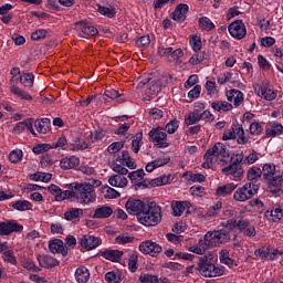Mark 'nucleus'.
<instances>
[{"mask_svg": "<svg viewBox=\"0 0 283 283\" xmlns=\"http://www.w3.org/2000/svg\"><path fill=\"white\" fill-rule=\"evenodd\" d=\"M48 36V30L38 29L31 34L32 41H41V39H45Z\"/></svg>", "mask_w": 283, "mask_h": 283, "instance_id": "64", "label": "nucleus"}, {"mask_svg": "<svg viewBox=\"0 0 283 283\" xmlns=\"http://www.w3.org/2000/svg\"><path fill=\"white\" fill-rule=\"evenodd\" d=\"M144 177H145V170L144 169H137L135 171H132L128 175V178L132 182H138V179L143 180Z\"/></svg>", "mask_w": 283, "mask_h": 283, "instance_id": "60", "label": "nucleus"}, {"mask_svg": "<svg viewBox=\"0 0 283 283\" xmlns=\"http://www.w3.org/2000/svg\"><path fill=\"white\" fill-rule=\"evenodd\" d=\"M261 176H263V180H266V182L271 180H275V177H282V172L275 170V164H265L262 167Z\"/></svg>", "mask_w": 283, "mask_h": 283, "instance_id": "19", "label": "nucleus"}, {"mask_svg": "<svg viewBox=\"0 0 283 283\" xmlns=\"http://www.w3.org/2000/svg\"><path fill=\"white\" fill-rule=\"evenodd\" d=\"M15 211H31L32 203L28 200H18L10 205Z\"/></svg>", "mask_w": 283, "mask_h": 283, "instance_id": "44", "label": "nucleus"}, {"mask_svg": "<svg viewBox=\"0 0 283 283\" xmlns=\"http://www.w3.org/2000/svg\"><path fill=\"white\" fill-rule=\"evenodd\" d=\"M160 92H163V80H154L151 85L146 88L143 99L146 102L154 101Z\"/></svg>", "mask_w": 283, "mask_h": 283, "instance_id": "14", "label": "nucleus"}, {"mask_svg": "<svg viewBox=\"0 0 283 283\" xmlns=\"http://www.w3.org/2000/svg\"><path fill=\"white\" fill-rule=\"evenodd\" d=\"M38 262L41 269H54L55 266H59V264H61V262L56 260V258L50 254L38 255Z\"/></svg>", "mask_w": 283, "mask_h": 283, "instance_id": "21", "label": "nucleus"}, {"mask_svg": "<svg viewBox=\"0 0 283 283\" xmlns=\"http://www.w3.org/2000/svg\"><path fill=\"white\" fill-rule=\"evenodd\" d=\"M30 132L33 136H36V133L34 132V126L32 125V119L28 118L23 122H19L13 127V134H22V132Z\"/></svg>", "mask_w": 283, "mask_h": 283, "instance_id": "27", "label": "nucleus"}, {"mask_svg": "<svg viewBox=\"0 0 283 283\" xmlns=\"http://www.w3.org/2000/svg\"><path fill=\"white\" fill-rule=\"evenodd\" d=\"M127 178L120 175H113L108 179V184L111 185V187H127Z\"/></svg>", "mask_w": 283, "mask_h": 283, "instance_id": "35", "label": "nucleus"}, {"mask_svg": "<svg viewBox=\"0 0 283 283\" xmlns=\"http://www.w3.org/2000/svg\"><path fill=\"white\" fill-rule=\"evenodd\" d=\"M258 191H260V184L253 181L247 182L234 191L233 198L237 202H247V200H251Z\"/></svg>", "mask_w": 283, "mask_h": 283, "instance_id": "6", "label": "nucleus"}, {"mask_svg": "<svg viewBox=\"0 0 283 283\" xmlns=\"http://www.w3.org/2000/svg\"><path fill=\"white\" fill-rule=\"evenodd\" d=\"M170 182L171 175H164L150 180L148 185H150V187H164V185H169Z\"/></svg>", "mask_w": 283, "mask_h": 283, "instance_id": "42", "label": "nucleus"}, {"mask_svg": "<svg viewBox=\"0 0 283 283\" xmlns=\"http://www.w3.org/2000/svg\"><path fill=\"white\" fill-rule=\"evenodd\" d=\"M271 245L262 247L254 251L255 258H260V260H268L269 261V253H270Z\"/></svg>", "mask_w": 283, "mask_h": 283, "instance_id": "55", "label": "nucleus"}, {"mask_svg": "<svg viewBox=\"0 0 283 283\" xmlns=\"http://www.w3.org/2000/svg\"><path fill=\"white\" fill-rule=\"evenodd\" d=\"M50 125H52V122L50 118L45 117L36 120L34 127L39 134H48V132H50Z\"/></svg>", "mask_w": 283, "mask_h": 283, "instance_id": "33", "label": "nucleus"}, {"mask_svg": "<svg viewBox=\"0 0 283 283\" xmlns=\"http://www.w3.org/2000/svg\"><path fill=\"white\" fill-rule=\"evenodd\" d=\"M104 96L111 101H115V105H120L125 101V98H123L124 94L114 88L104 91Z\"/></svg>", "mask_w": 283, "mask_h": 283, "instance_id": "31", "label": "nucleus"}, {"mask_svg": "<svg viewBox=\"0 0 283 283\" xmlns=\"http://www.w3.org/2000/svg\"><path fill=\"white\" fill-rule=\"evenodd\" d=\"M198 25L200 30H203L205 32H211V30L216 29V24L208 17L199 18Z\"/></svg>", "mask_w": 283, "mask_h": 283, "instance_id": "37", "label": "nucleus"}, {"mask_svg": "<svg viewBox=\"0 0 283 283\" xmlns=\"http://www.w3.org/2000/svg\"><path fill=\"white\" fill-rule=\"evenodd\" d=\"M196 123H200V109H195L185 117V125H196Z\"/></svg>", "mask_w": 283, "mask_h": 283, "instance_id": "46", "label": "nucleus"}, {"mask_svg": "<svg viewBox=\"0 0 283 283\" xmlns=\"http://www.w3.org/2000/svg\"><path fill=\"white\" fill-rule=\"evenodd\" d=\"M105 281L107 283H120L123 282V273L118 270L107 272L105 274Z\"/></svg>", "mask_w": 283, "mask_h": 283, "instance_id": "41", "label": "nucleus"}, {"mask_svg": "<svg viewBox=\"0 0 283 283\" xmlns=\"http://www.w3.org/2000/svg\"><path fill=\"white\" fill-rule=\"evenodd\" d=\"M178 127H180V120L172 118L166 124L164 129L167 134H176L178 132Z\"/></svg>", "mask_w": 283, "mask_h": 283, "instance_id": "51", "label": "nucleus"}, {"mask_svg": "<svg viewBox=\"0 0 283 283\" xmlns=\"http://www.w3.org/2000/svg\"><path fill=\"white\" fill-rule=\"evenodd\" d=\"M282 182L283 177L276 176L275 179L268 181V191H270L272 196H282Z\"/></svg>", "mask_w": 283, "mask_h": 283, "instance_id": "24", "label": "nucleus"}, {"mask_svg": "<svg viewBox=\"0 0 283 283\" xmlns=\"http://www.w3.org/2000/svg\"><path fill=\"white\" fill-rule=\"evenodd\" d=\"M49 251L50 253L56 254L60 253L62 258H67L69 250L61 239H53L49 241Z\"/></svg>", "mask_w": 283, "mask_h": 283, "instance_id": "16", "label": "nucleus"}, {"mask_svg": "<svg viewBox=\"0 0 283 283\" xmlns=\"http://www.w3.org/2000/svg\"><path fill=\"white\" fill-rule=\"evenodd\" d=\"M22 266L23 269H27V271H32L33 273H36V271H41V269L36 268L34 261L30 259L22 260Z\"/></svg>", "mask_w": 283, "mask_h": 283, "instance_id": "62", "label": "nucleus"}, {"mask_svg": "<svg viewBox=\"0 0 283 283\" xmlns=\"http://www.w3.org/2000/svg\"><path fill=\"white\" fill-rule=\"evenodd\" d=\"M73 189L75 200H77L80 205H91V202H96V189L94 185L87 182H73Z\"/></svg>", "mask_w": 283, "mask_h": 283, "instance_id": "4", "label": "nucleus"}, {"mask_svg": "<svg viewBox=\"0 0 283 283\" xmlns=\"http://www.w3.org/2000/svg\"><path fill=\"white\" fill-rule=\"evenodd\" d=\"M140 143H143V134H137L132 140V149L134 154H138L140 151Z\"/></svg>", "mask_w": 283, "mask_h": 283, "instance_id": "59", "label": "nucleus"}, {"mask_svg": "<svg viewBox=\"0 0 283 283\" xmlns=\"http://www.w3.org/2000/svg\"><path fill=\"white\" fill-rule=\"evenodd\" d=\"M114 213V209L109 206H102L99 208L95 209V212L93 214L94 220H105L109 218Z\"/></svg>", "mask_w": 283, "mask_h": 283, "instance_id": "28", "label": "nucleus"}, {"mask_svg": "<svg viewBox=\"0 0 283 283\" xmlns=\"http://www.w3.org/2000/svg\"><path fill=\"white\" fill-rule=\"evenodd\" d=\"M138 222L144 227H156L163 220V209L156 201H150L144 208V211L138 214Z\"/></svg>", "mask_w": 283, "mask_h": 283, "instance_id": "2", "label": "nucleus"}, {"mask_svg": "<svg viewBox=\"0 0 283 283\" xmlns=\"http://www.w3.org/2000/svg\"><path fill=\"white\" fill-rule=\"evenodd\" d=\"M244 153L233 154L230 157V164L221 169L223 176H228L230 180L240 182L244 178Z\"/></svg>", "mask_w": 283, "mask_h": 283, "instance_id": "3", "label": "nucleus"}, {"mask_svg": "<svg viewBox=\"0 0 283 283\" xmlns=\"http://www.w3.org/2000/svg\"><path fill=\"white\" fill-rule=\"evenodd\" d=\"M261 176H262V169H260V167L252 166L251 168L248 169L247 178L250 182H252L253 180H258V178H260ZM253 182H256V181H253Z\"/></svg>", "mask_w": 283, "mask_h": 283, "instance_id": "49", "label": "nucleus"}, {"mask_svg": "<svg viewBox=\"0 0 283 283\" xmlns=\"http://www.w3.org/2000/svg\"><path fill=\"white\" fill-rule=\"evenodd\" d=\"M149 142L155 143L159 149H166L169 147V143L167 142V133L165 132V127L157 126L153 127L148 133Z\"/></svg>", "mask_w": 283, "mask_h": 283, "instance_id": "7", "label": "nucleus"}, {"mask_svg": "<svg viewBox=\"0 0 283 283\" xmlns=\"http://www.w3.org/2000/svg\"><path fill=\"white\" fill-rule=\"evenodd\" d=\"M23 158V150L21 149H14L9 154V160L10 163H13L14 165L17 163H20Z\"/></svg>", "mask_w": 283, "mask_h": 283, "instance_id": "58", "label": "nucleus"}, {"mask_svg": "<svg viewBox=\"0 0 283 283\" xmlns=\"http://www.w3.org/2000/svg\"><path fill=\"white\" fill-rule=\"evenodd\" d=\"M78 165H81V158L76 156L64 157L60 160V167L65 171L69 169H75V167H78Z\"/></svg>", "mask_w": 283, "mask_h": 283, "instance_id": "26", "label": "nucleus"}, {"mask_svg": "<svg viewBox=\"0 0 283 283\" xmlns=\"http://www.w3.org/2000/svg\"><path fill=\"white\" fill-rule=\"evenodd\" d=\"M226 96L229 103H233L234 107H240L244 103V93L240 90L232 88L227 91Z\"/></svg>", "mask_w": 283, "mask_h": 283, "instance_id": "20", "label": "nucleus"}, {"mask_svg": "<svg viewBox=\"0 0 283 283\" xmlns=\"http://www.w3.org/2000/svg\"><path fill=\"white\" fill-rule=\"evenodd\" d=\"M90 149V144L85 139L76 138L73 144H71V151H85Z\"/></svg>", "mask_w": 283, "mask_h": 283, "instance_id": "47", "label": "nucleus"}, {"mask_svg": "<svg viewBox=\"0 0 283 283\" xmlns=\"http://www.w3.org/2000/svg\"><path fill=\"white\" fill-rule=\"evenodd\" d=\"M23 226L15 220L0 222V235H10V233H21Z\"/></svg>", "mask_w": 283, "mask_h": 283, "instance_id": "13", "label": "nucleus"}, {"mask_svg": "<svg viewBox=\"0 0 283 283\" xmlns=\"http://www.w3.org/2000/svg\"><path fill=\"white\" fill-rule=\"evenodd\" d=\"M80 244H81L82 249H85L86 251H92V250L96 249V247H98V244H101V239H98L97 237H94L92 234H84L80 239Z\"/></svg>", "mask_w": 283, "mask_h": 283, "instance_id": "17", "label": "nucleus"}, {"mask_svg": "<svg viewBox=\"0 0 283 283\" xmlns=\"http://www.w3.org/2000/svg\"><path fill=\"white\" fill-rule=\"evenodd\" d=\"M75 30L78 36L82 39H87L88 36H96L98 34V29L87 21L75 22Z\"/></svg>", "mask_w": 283, "mask_h": 283, "instance_id": "8", "label": "nucleus"}, {"mask_svg": "<svg viewBox=\"0 0 283 283\" xmlns=\"http://www.w3.org/2000/svg\"><path fill=\"white\" fill-rule=\"evenodd\" d=\"M237 187L238 186L235 184H226L223 186H219L216 189V196H218L219 198H227V196H231V193L235 191Z\"/></svg>", "mask_w": 283, "mask_h": 283, "instance_id": "29", "label": "nucleus"}, {"mask_svg": "<svg viewBox=\"0 0 283 283\" xmlns=\"http://www.w3.org/2000/svg\"><path fill=\"white\" fill-rule=\"evenodd\" d=\"M81 216H83V209L81 208H70L65 213L64 218L72 222L74 220H81Z\"/></svg>", "mask_w": 283, "mask_h": 283, "instance_id": "34", "label": "nucleus"}, {"mask_svg": "<svg viewBox=\"0 0 283 283\" xmlns=\"http://www.w3.org/2000/svg\"><path fill=\"white\" fill-rule=\"evenodd\" d=\"M51 145V149H67V138L65 136L59 137L56 142H53Z\"/></svg>", "mask_w": 283, "mask_h": 283, "instance_id": "56", "label": "nucleus"}, {"mask_svg": "<svg viewBox=\"0 0 283 283\" xmlns=\"http://www.w3.org/2000/svg\"><path fill=\"white\" fill-rule=\"evenodd\" d=\"M219 260L221 264H226V266H229V269H232V266H235V261L231 259L229 254V250L224 249L219 252Z\"/></svg>", "mask_w": 283, "mask_h": 283, "instance_id": "38", "label": "nucleus"}, {"mask_svg": "<svg viewBox=\"0 0 283 283\" xmlns=\"http://www.w3.org/2000/svg\"><path fill=\"white\" fill-rule=\"evenodd\" d=\"M67 190H62L60 193V201L63 202V200H75V192H74V182L66 186Z\"/></svg>", "mask_w": 283, "mask_h": 283, "instance_id": "40", "label": "nucleus"}, {"mask_svg": "<svg viewBox=\"0 0 283 283\" xmlns=\"http://www.w3.org/2000/svg\"><path fill=\"white\" fill-rule=\"evenodd\" d=\"M75 280L77 283L90 282V270L83 265L77 268L75 271Z\"/></svg>", "mask_w": 283, "mask_h": 283, "instance_id": "32", "label": "nucleus"}, {"mask_svg": "<svg viewBox=\"0 0 283 283\" xmlns=\"http://www.w3.org/2000/svg\"><path fill=\"white\" fill-rule=\"evenodd\" d=\"M2 260L8 262V264H12L13 266H17V256H14V251L7 250L2 253Z\"/></svg>", "mask_w": 283, "mask_h": 283, "instance_id": "57", "label": "nucleus"}, {"mask_svg": "<svg viewBox=\"0 0 283 283\" xmlns=\"http://www.w3.org/2000/svg\"><path fill=\"white\" fill-rule=\"evenodd\" d=\"M211 260L212 259L207 255L200 258L198 271L201 275H203V277H220V275H224V266H217Z\"/></svg>", "mask_w": 283, "mask_h": 283, "instance_id": "5", "label": "nucleus"}, {"mask_svg": "<svg viewBox=\"0 0 283 283\" xmlns=\"http://www.w3.org/2000/svg\"><path fill=\"white\" fill-rule=\"evenodd\" d=\"M228 32L237 41H242L247 36V25L242 20H235L229 24Z\"/></svg>", "mask_w": 283, "mask_h": 283, "instance_id": "10", "label": "nucleus"}, {"mask_svg": "<svg viewBox=\"0 0 283 283\" xmlns=\"http://www.w3.org/2000/svg\"><path fill=\"white\" fill-rule=\"evenodd\" d=\"M20 83H22L24 87H32L34 85V74L23 73L20 76Z\"/></svg>", "mask_w": 283, "mask_h": 283, "instance_id": "53", "label": "nucleus"}, {"mask_svg": "<svg viewBox=\"0 0 283 283\" xmlns=\"http://www.w3.org/2000/svg\"><path fill=\"white\" fill-rule=\"evenodd\" d=\"M229 240H231V234L224 229L207 232L203 237V241H200L201 248L190 247L189 251H191V253H197V255H202L207 249H213L221 244H227Z\"/></svg>", "mask_w": 283, "mask_h": 283, "instance_id": "1", "label": "nucleus"}, {"mask_svg": "<svg viewBox=\"0 0 283 283\" xmlns=\"http://www.w3.org/2000/svg\"><path fill=\"white\" fill-rule=\"evenodd\" d=\"M189 207H193L189 201H172V216H175V218H180V216H182V213H185V211L189 209Z\"/></svg>", "mask_w": 283, "mask_h": 283, "instance_id": "25", "label": "nucleus"}, {"mask_svg": "<svg viewBox=\"0 0 283 283\" xmlns=\"http://www.w3.org/2000/svg\"><path fill=\"white\" fill-rule=\"evenodd\" d=\"M101 256L109 262H118L123 258V251L120 250H105L101 252Z\"/></svg>", "mask_w": 283, "mask_h": 283, "instance_id": "30", "label": "nucleus"}, {"mask_svg": "<svg viewBox=\"0 0 283 283\" xmlns=\"http://www.w3.org/2000/svg\"><path fill=\"white\" fill-rule=\"evenodd\" d=\"M189 45L195 52H200V50H202V38L198 34L190 35Z\"/></svg>", "mask_w": 283, "mask_h": 283, "instance_id": "43", "label": "nucleus"}, {"mask_svg": "<svg viewBox=\"0 0 283 283\" xmlns=\"http://www.w3.org/2000/svg\"><path fill=\"white\" fill-rule=\"evenodd\" d=\"M255 92L264 101H275L277 98V91L273 90V85L269 82H262Z\"/></svg>", "mask_w": 283, "mask_h": 283, "instance_id": "11", "label": "nucleus"}, {"mask_svg": "<svg viewBox=\"0 0 283 283\" xmlns=\"http://www.w3.org/2000/svg\"><path fill=\"white\" fill-rule=\"evenodd\" d=\"M283 125L277 122H270L265 126L266 138H275V136H282Z\"/></svg>", "mask_w": 283, "mask_h": 283, "instance_id": "22", "label": "nucleus"}, {"mask_svg": "<svg viewBox=\"0 0 283 283\" xmlns=\"http://www.w3.org/2000/svg\"><path fill=\"white\" fill-rule=\"evenodd\" d=\"M222 213V201H218L217 203L212 205L209 210L207 211L206 216L208 218H218Z\"/></svg>", "mask_w": 283, "mask_h": 283, "instance_id": "48", "label": "nucleus"}, {"mask_svg": "<svg viewBox=\"0 0 283 283\" xmlns=\"http://www.w3.org/2000/svg\"><path fill=\"white\" fill-rule=\"evenodd\" d=\"M206 156L209 157H218L221 156L222 158H227L229 153H227V145L222 143H216L211 148L206 151Z\"/></svg>", "mask_w": 283, "mask_h": 283, "instance_id": "23", "label": "nucleus"}, {"mask_svg": "<svg viewBox=\"0 0 283 283\" xmlns=\"http://www.w3.org/2000/svg\"><path fill=\"white\" fill-rule=\"evenodd\" d=\"M105 136V130L103 128H97L94 133H91L88 138H91L92 143H98Z\"/></svg>", "mask_w": 283, "mask_h": 283, "instance_id": "63", "label": "nucleus"}, {"mask_svg": "<svg viewBox=\"0 0 283 283\" xmlns=\"http://www.w3.org/2000/svg\"><path fill=\"white\" fill-rule=\"evenodd\" d=\"M189 12V4L179 3L172 12V21L177 23H184L187 21V13Z\"/></svg>", "mask_w": 283, "mask_h": 283, "instance_id": "18", "label": "nucleus"}, {"mask_svg": "<svg viewBox=\"0 0 283 283\" xmlns=\"http://www.w3.org/2000/svg\"><path fill=\"white\" fill-rule=\"evenodd\" d=\"M97 11L103 17H107V19H114V17H116V7L114 6L105 7V6L97 4Z\"/></svg>", "mask_w": 283, "mask_h": 283, "instance_id": "39", "label": "nucleus"}, {"mask_svg": "<svg viewBox=\"0 0 283 283\" xmlns=\"http://www.w3.org/2000/svg\"><path fill=\"white\" fill-rule=\"evenodd\" d=\"M10 92L13 93L14 96H18V98H21V101H32V95L28 94V92L21 90L17 85H12Z\"/></svg>", "mask_w": 283, "mask_h": 283, "instance_id": "45", "label": "nucleus"}, {"mask_svg": "<svg viewBox=\"0 0 283 283\" xmlns=\"http://www.w3.org/2000/svg\"><path fill=\"white\" fill-rule=\"evenodd\" d=\"M268 222H280L283 220V203H274L272 209L265 211Z\"/></svg>", "mask_w": 283, "mask_h": 283, "instance_id": "15", "label": "nucleus"}, {"mask_svg": "<svg viewBox=\"0 0 283 283\" xmlns=\"http://www.w3.org/2000/svg\"><path fill=\"white\" fill-rule=\"evenodd\" d=\"M139 282L140 283H160V280L158 279V275H156V274L142 273L139 275Z\"/></svg>", "mask_w": 283, "mask_h": 283, "instance_id": "52", "label": "nucleus"}, {"mask_svg": "<svg viewBox=\"0 0 283 283\" xmlns=\"http://www.w3.org/2000/svg\"><path fill=\"white\" fill-rule=\"evenodd\" d=\"M262 132H264V127H262L260 123L253 122L252 124H250L251 136H260Z\"/></svg>", "mask_w": 283, "mask_h": 283, "instance_id": "61", "label": "nucleus"}, {"mask_svg": "<svg viewBox=\"0 0 283 283\" xmlns=\"http://www.w3.org/2000/svg\"><path fill=\"white\" fill-rule=\"evenodd\" d=\"M139 251L145 255L157 258L163 252V247L154 241H144L139 244Z\"/></svg>", "mask_w": 283, "mask_h": 283, "instance_id": "12", "label": "nucleus"}, {"mask_svg": "<svg viewBox=\"0 0 283 283\" xmlns=\"http://www.w3.org/2000/svg\"><path fill=\"white\" fill-rule=\"evenodd\" d=\"M182 178H186L188 182H205L206 177L202 174L185 172Z\"/></svg>", "mask_w": 283, "mask_h": 283, "instance_id": "50", "label": "nucleus"}, {"mask_svg": "<svg viewBox=\"0 0 283 283\" xmlns=\"http://www.w3.org/2000/svg\"><path fill=\"white\" fill-rule=\"evenodd\" d=\"M29 179L33 182H50L52 180V174L50 172H35L29 175Z\"/></svg>", "mask_w": 283, "mask_h": 283, "instance_id": "36", "label": "nucleus"}, {"mask_svg": "<svg viewBox=\"0 0 283 283\" xmlns=\"http://www.w3.org/2000/svg\"><path fill=\"white\" fill-rule=\"evenodd\" d=\"M137 48H142L143 50H147L151 44V36L149 35H142L135 42Z\"/></svg>", "mask_w": 283, "mask_h": 283, "instance_id": "54", "label": "nucleus"}, {"mask_svg": "<svg viewBox=\"0 0 283 283\" xmlns=\"http://www.w3.org/2000/svg\"><path fill=\"white\" fill-rule=\"evenodd\" d=\"M146 207H147V203H145V201L140 199H134V198H129L125 203V209L127 213H129V216H136L137 220H138V216L143 213Z\"/></svg>", "mask_w": 283, "mask_h": 283, "instance_id": "9", "label": "nucleus"}]
</instances>
